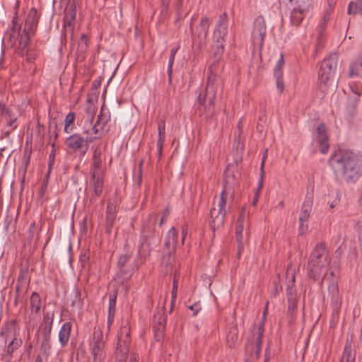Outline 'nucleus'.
I'll use <instances>...</instances> for the list:
<instances>
[{"label": "nucleus", "instance_id": "51", "mask_svg": "<svg viewBox=\"0 0 362 362\" xmlns=\"http://www.w3.org/2000/svg\"><path fill=\"white\" fill-rule=\"evenodd\" d=\"M177 291V281H175V279H174L173 286V290H172L171 308L170 310V313L172 312V310L173 309V304L176 299Z\"/></svg>", "mask_w": 362, "mask_h": 362}, {"label": "nucleus", "instance_id": "15", "mask_svg": "<svg viewBox=\"0 0 362 362\" xmlns=\"http://www.w3.org/2000/svg\"><path fill=\"white\" fill-rule=\"evenodd\" d=\"M44 327L42 331V341L41 344V349L43 352H47L51 349L50 339L53 317H49L48 315H45L44 317Z\"/></svg>", "mask_w": 362, "mask_h": 362}, {"label": "nucleus", "instance_id": "27", "mask_svg": "<svg viewBox=\"0 0 362 362\" xmlns=\"http://www.w3.org/2000/svg\"><path fill=\"white\" fill-rule=\"evenodd\" d=\"M19 7V1H16L15 5V14L12 19V26L11 28V30L12 32L11 34L9 35V39L11 40L16 37H18L20 35L21 25L18 23V13L17 11Z\"/></svg>", "mask_w": 362, "mask_h": 362}, {"label": "nucleus", "instance_id": "46", "mask_svg": "<svg viewBox=\"0 0 362 362\" xmlns=\"http://www.w3.org/2000/svg\"><path fill=\"white\" fill-rule=\"evenodd\" d=\"M90 343H105L103 339V333L100 327H95L93 334V338Z\"/></svg>", "mask_w": 362, "mask_h": 362}, {"label": "nucleus", "instance_id": "61", "mask_svg": "<svg viewBox=\"0 0 362 362\" xmlns=\"http://www.w3.org/2000/svg\"><path fill=\"white\" fill-rule=\"evenodd\" d=\"M189 309L193 311V315L196 316L199 311L202 309L201 305L199 303H194L193 305H190Z\"/></svg>", "mask_w": 362, "mask_h": 362}, {"label": "nucleus", "instance_id": "38", "mask_svg": "<svg viewBox=\"0 0 362 362\" xmlns=\"http://www.w3.org/2000/svg\"><path fill=\"white\" fill-rule=\"evenodd\" d=\"M165 247L167 250L166 254L163 257V262L167 259V264L170 263V260L172 259V255L175 252L176 245L172 244L171 242L166 240H165Z\"/></svg>", "mask_w": 362, "mask_h": 362}, {"label": "nucleus", "instance_id": "53", "mask_svg": "<svg viewBox=\"0 0 362 362\" xmlns=\"http://www.w3.org/2000/svg\"><path fill=\"white\" fill-rule=\"evenodd\" d=\"M243 230V224L236 222L235 234H236L237 240L238 242H240L243 238V235H242Z\"/></svg>", "mask_w": 362, "mask_h": 362}, {"label": "nucleus", "instance_id": "31", "mask_svg": "<svg viewBox=\"0 0 362 362\" xmlns=\"http://www.w3.org/2000/svg\"><path fill=\"white\" fill-rule=\"evenodd\" d=\"M30 279L28 270L21 269L17 278L16 288L28 289Z\"/></svg>", "mask_w": 362, "mask_h": 362}, {"label": "nucleus", "instance_id": "62", "mask_svg": "<svg viewBox=\"0 0 362 362\" xmlns=\"http://www.w3.org/2000/svg\"><path fill=\"white\" fill-rule=\"evenodd\" d=\"M224 175H225L226 182H229V179H230V176L232 177V178H234L233 174L230 175V165H229L227 166L226 169L225 170Z\"/></svg>", "mask_w": 362, "mask_h": 362}, {"label": "nucleus", "instance_id": "2", "mask_svg": "<svg viewBox=\"0 0 362 362\" xmlns=\"http://www.w3.org/2000/svg\"><path fill=\"white\" fill-rule=\"evenodd\" d=\"M213 58V62L209 67V74L205 89L201 92L197 98V102L200 105H204V117L206 122H211L215 113V100L216 92L219 86L216 74L218 71L219 63Z\"/></svg>", "mask_w": 362, "mask_h": 362}, {"label": "nucleus", "instance_id": "8", "mask_svg": "<svg viewBox=\"0 0 362 362\" xmlns=\"http://www.w3.org/2000/svg\"><path fill=\"white\" fill-rule=\"evenodd\" d=\"M228 29V14L224 12L218 17L216 28L213 33V43L225 45Z\"/></svg>", "mask_w": 362, "mask_h": 362}, {"label": "nucleus", "instance_id": "18", "mask_svg": "<svg viewBox=\"0 0 362 362\" xmlns=\"http://www.w3.org/2000/svg\"><path fill=\"white\" fill-rule=\"evenodd\" d=\"M360 96L361 92L358 90L351 88V93L349 94L345 106V111L348 116L353 117L356 114Z\"/></svg>", "mask_w": 362, "mask_h": 362}, {"label": "nucleus", "instance_id": "12", "mask_svg": "<svg viewBox=\"0 0 362 362\" xmlns=\"http://www.w3.org/2000/svg\"><path fill=\"white\" fill-rule=\"evenodd\" d=\"M211 22L208 17H202L198 26L196 28L195 33H193L192 24L190 23L189 28L192 32V42L194 44L198 43L199 45L204 43L208 35Z\"/></svg>", "mask_w": 362, "mask_h": 362}, {"label": "nucleus", "instance_id": "40", "mask_svg": "<svg viewBox=\"0 0 362 362\" xmlns=\"http://www.w3.org/2000/svg\"><path fill=\"white\" fill-rule=\"evenodd\" d=\"M177 49L173 48L170 51V55L169 57V62L168 65V83L170 85L172 83V76H173V66L175 61V57L177 53Z\"/></svg>", "mask_w": 362, "mask_h": 362}, {"label": "nucleus", "instance_id": "9", "mask_svg": "<svg viewBox=\"0 0 362 362\" xmlns=\"http://www.w3.org/2000/svg\"><path fill=\"white\" fill-rule=\"evenodd\" d=\"M313 203V195L308 193L303 204L299 216V234L304 235L308 230V221L310 218Z\"/></svg>", "mask_w": 362, "mask_h": 362}, {"label": "nucleus", "instance_id": "13", "mask_svg": "<svg viewBox=\"0 0 362 362\" xmlns=\"http://www.w3.org/2000/svg\"><path fill=\"white\" fill-rule=\"evenodd\" d=\"M166 320L167 317L165 313L164 308L157 310L153 315V329L156 341H160L163 337L165 330Z\"/></svg>", "mask_w": 362, "mask_h": 362}, {"label": "nucleus", "instance_id": "7", "mask_svg": "<svg viewBox=\"0 0 362 362\" xmlns=\"http://www.w3.org/2000/svg\"><path fill=\"white\" fill-rule=\"evenodd\" d=\"M226 202L227 194L226 193V189H223L220 194L219 201L217 205L218 209L214 206L210 210V215L211 218L210 222V227L214 231L223 226L225 216L226 214Z\"/></svg>", "mask_w": 362, "mask_h": 362}, {"label": "nucleus", "instance_id": "42", "mask_svg": "<svg viewBox=\"0 0 362 362\" xmlns=\"http://www.w3.org/2000/svg\"><path fill=\"white\" fill-rule=\"evenodd\" d=\"M75 23H64L62 29V37L66 40L69 35L71 39L73 38L74 32Z\"/></svg>", "mask_w": 362, "mask_h": 362}, {"label": "nucleus", "instance_id": "55", "mask_svg": "<svg viewBox=\"0 0 362 362\" xmlns=\"http://www.w3.org/2000/svg\"><path fill=\"white\" fill-rule=\"evenodd\" d=\"M16 122H17V117H12V119H6V127H11V131L15 130L18 127Z\"/></svg>", "mask_w": 362, "mask_h": 362}, {"label": "nucleus", "instance_id": "5", "mask_svg": "<svg viewBox=\"0 0 362 362\" xmlns=\"http://www.w3.org/2000/svg\"><path fill=\"white\" fill-rule=\"evenodd\" d=\"M329 254L324 243H317L310 255L308 261V277L315 281L327 269L329 265Z\"/></svg>", "mask_w": 362, "mask_h": 362}, {"label": "nucleus", "instance_id": "32", "mask_svg": "<svg viewBox=\"0 0 362 362\" xmlns=\"http://www.w3.org/2000/svg\"><path fill=\"white\" fill-rule=\"evenodd\" d=\"M41 298L37 292H33L30 298V308L32 313L38 314L41 308Z\"/></svg>", "mask_w": 362, "mask_h": 362}, {"label": "nucleus", "instance_id": "28", "mask_svg": "<svg viewBox=\"0 0 362 362\" xmlns=\"http://www.w3.org/2000/svg\"><path fill=\"white\" fill-rule=\"evenodd\" d=\"M358 76L362 78V53L359 57L350 65L349 77Z\"/></svg>", "mask_w": 362, "mask_h": 362}, {"label": "nucleus", "instance_id": "33", "mask_svg": "<svg viewBox=\"0 0 362 362\" xmlns=\"http://www.w3.org/2000/svg\"><path fill=\"white\" fill-rule=\"evenodd\" d=\"M158 139L157 141L158 156L160 157L162 154L163 146L165 141V122L160 121L158 124Z\"/></svg>", "mask_w": 362, "mask_h": 362}, {"label": "nucleus", "instance_id": "63", "mask_svg": "<svg viewBox=\"0 0 362 362\" xmlns=\"http://www.w3.org/2000/svg\"><path fill=\"white\" fill-rule=\"evenodd\" d=\"M187 232H188V226L184 225L182 227V244H184V241L187 235Z\"/></svg>", "mask_w": 362, "mask_h": 362}, {"label": "nucleus", "instance_id": "45", "mask_svg": "<svg viewBox=\"0 0 362 362\" xmlns=\"http://www.w3.org/2000/svg\"><path fill=\"white\" fill-rule=\"evenodd\" d=\"M213 47L214 49L213 58H215L216 60L221 61L222 59V55L224 52V45L222 44H214Z\"/></svg>", "mask_w": 362, "mask_h": 362}, {"label": "nucleus", "instance_id": "56", "mask_svg": "<svg viewBox=\"0 0 362 362\" xmlns=\"http://www.w3.org/2000/svg\"><path fill=\"white\" fill-rule=\"evenodd\" d=\"M95 113L94 110H91V108H88L86 111V120L90 122V124H92V122L94 119Z\"/></svg>", "mask_w": 362, "mask_h": 362}, {"label": "nucleus", "instance_id": "14", "mask_svg": "<svg viewBox=\"0 0 362 362\" xmlns=\"http://www.w3.org/2000/svg\"><path fill=\"white\" fill-rule=\"evenodd\" d=\"M298 2V4L297 7H295L292 10L290 16L291 24L297 27L303 21L307 12L308 11L310 7L309 0H308L307 1L304 0H299Z\"/></svg>", "mask_w": 362, "mask_h": 362}, {"label": "nucleus", "instance_id": "36", "mask_svg": "<svg viewBox=\"0 0 362 362\" xmlns=\"http://www.w3.org/2000/svg\"><path fill=\"white\" fill-rule=\"evenodd\" d=\"M76 115L73 112H69L64 120V132L70 133L74 130V123L75 121Z\"/></svg>", "mask_w": 362, "mask_h": 362}, {"label": "nucleus", "instance_id": "4", "mask_svg": "<svg viewBox=\"0 0 362 362\" xmlns=\"http://www.w3.org/2000/svg\"><path fill=\"white\" fill-rule=\"evenodd\" d=\"M157 221V214H151L148 219L144 221L139 238L138 256L146 258L149 256L151 251L159 243L158 235H156L155 228Z\"/></svg>", "mask_w": 362, "mask_h": 362}, {"label": "nucleus", "instance_id": "23", "mask_svg": "<svg viewBox=\"0 0 362 362\" xmlns=\"http://www.w3.org/2000/svg\"><path fill=\"white\" fill-rule=\"evenodd\" d=\"M102 162L103 159L101 150L97 148L93 151L92 163L90 170V175H92V173L93 172L95 173V175H100Z\"/></svg>", "mask_w": 362, "mask_h": 362}, {"label": "nucleus", "instance_id": "19", "mask_svg": "<svg viewBox=\"0 0 362 362\" xmlns=\"http://www.w3.org/2000/svg\"><path fill=\"white\" fill-rule=\"evenodd\" d=\"M131 255L128 254L122 255L117 261L118 272L117 276L118 278H122L124 280L129 279L132 275V270L127 266L129 261Z\"/></svg>", "mask_w": 362, "mask_h": 362}, {"label": "nucleus", "instance_id": "11", "mask_svg": "<svg viewBox=\"0 0 362 362\" xmlns=\"http://www.w3.org/2000/svg\"><path fill=\"white\" fill-rule=\"evenodd\" d=\"M40 18V15L35 8H31L25 20L23 33L25 35V45L30 42V36L34 35Z\"/></svg>", "mask_w": 362, "mask_h": 362}, {"label": "nucleus", "instance_id": "25", "mask_svg": "<svg viewBox=\"0 0 362 362\" xmlns=\"http://www.w3.org/2000/svg\"><path fill=\"white\" fill-rule=\"evenodd\" d=\"M72 325L70 322H66L62 326L59 333V341L62 347H64L69 339Z\"/></svg>", "mask_w": 362, "mask_h": 362}, {"label": "nucleus", "instance_id": "39", "mask_svg": "<svg viewBox=\"0 0 362 362\" xmlns=\"http://www.w3.org/2000/svg\"><path fill=\"white\" fill-rule=\"evenodd\" d=\"M0 115L5 120L16 117L11 108H10L8 106H6L2 102H0Z\"/></svg>", "mask_w": 362, "mask_h": 362}, {"label": "nucleus", "instance_id": "6", "mask_svg": "<svg viewBox=\"0 0 362 362\" xmlns=\"http://www.w3.org/2000/svg\"><path fill=\"white\" fill-rule=\"evenodd\" d=\"M83 134L86 135V137L76 133L67 137L64 142L67 148L74 152L78 151L81 156H84L86 153L89 148V144L97 138L89 136L88 129H85Z\"/></svg>", "mask_w": 362, "mask_h": 362}, {"label": "nucleus", "instance_id": "54", "mask_svg": "<svg viewBox=\"0 0 362 362\" xmlns=\"http://www.w3.org/2000/svg\"><path fill=\"white\" fill-rule=\"evenodd\" d=\"M89 261V256L87 254H82L79 257V262L82 268L86 269Z\"/></svg>", "mask_w": 362, "mask_h": 362}, {"label": "nucleus", "instance_id": "47", "mask_svg": "<svg viewBox=\"0 0 362 362\" xmlns=\"http://www.w3.org/2000/svg\"><path fill=\"white\" fill-rule=\"evenodd\" d=\"M88 37L86 34L81 36L80 40L78 44V51L84 53L88 49Z\"/></svg>", "mask_w": 362, "mask_h": 362}, {"label": "nucleus", "instance_id": "20", "mask_svg": "<svg viewBox=\"0 0 362 362\" xmlns=\"http://www.w3.org/2000/svg\"><path fill=\"white\" fill-rule=\"evenodd\" d=\"M295 276L293 274H291V284L288 285L287 288V300H288V315L290 316L291 320L294 319L296 309L297 307L296 296L292 293V288L294 286Z\"/></svg>", "mask_w": 362, "mask_h": 362}, {"label": "nucleus", "instance_id": "35", "mask_svg": "<svg viewBox=\"0 0 362 362\" xmlns=\"http://www.w3.org/2000/svg\"><path fill=\"white\" fill-rule=\"evenodd\" d=\"M348 14L356 15L362 13V0H356V1H351L348 6Z\"/></svg>", "mask_w": 362, "mask_h": 362}, {"label": "nucleus", "instance_id": "34", "mask_svg": "<svg viewBox=\"0 0 362 362\" xmlns=\"http://www.w3.org/2000/svg\"><path fill=\"white\" fill-rule=\"evenodd\" d=\"M265 159H266V156H263V158H262V163H261V172H260V175H259V183H258V187L255 192V197H254V199H253V201H252V205L253 206H255L257 201H258V198H259V193L262 189V187H263V181H264V162H265Z\"/></svg>", "mask_w": 362, "mask_h": 362}, {"label": "nucleus", "instance_id": "59", "mask_svg": "<svg viewBox=\"0 0 362 362\" xmlns=\"http://www.w3.org/2000/svg\"><path fill=\"white\" fill-rule=\"evenodd\" d=\"M169 214H170V211H169L168 207L165 208V209L163 211L162 217L159 221L160 226H163V223L165 221V219L169 216Z\"/></svg>", "mask_w": 362, "mask_h": 362}, {"label": "nucleus", "instance_id": "52", "mask_svg": "<svg viewBox=\"0 0 362 362\" xmlns=\"http://www.w3.org/2000/svg\"><path fill=\"white\" fill-rule=\"evenodd\" d=\"M115 215L112 212H107L106 214V226L107 228H110L113 226Z\"/></svg>", "mask_w": 362, "mask_h": 362}, {"label": "nucleus", "instance_id": "24", "mask_svg": "<svg viewBox=\"0 0 362 362\" xmlns=\"http://www.w3.org/2000/svg\"><path fill=\"white\" fill-rule=\"evenodd\" d=\"M105 343H90V351L93 358V362H102L105 357Z\"/></svg>", "mask_w": 362, "mask_h": 362}, {"label": "nucleus", "instance_id": "43", "mask_svg": "<svg viewBox=\"0 0 362 362\" xmlns=\"http://www.w3.org/2000/svg\"><path fill=\"white\" fill-rule=\"evenodd\" d=\"M117 296V291L109 294V303H108V315L115 314L116 299Z\"/></svg>", "mask_w": 362, "mask_h": 362}, {"label": "nucleus", "instance_id": "57", "mask_svg": "<svg viewBox=\"0 0 362 362\" xmlns=\"http://www.w3.org/2000/svg\"><path fill=\"white\" fill-rule=\"evenodd\" d=\"M49 356V351L43 352V354L37 355L35 362H44L47 361Z\"/></svg>", "mask_w": 362, "mask_h": 362}, {"label": "nucleus", "instance_id": "30", "mask_svg": "<svg viewBox=\"0 0 362 362\" xmlns=\"http://www.w3.org/2000/svg\"><path fill=\"white\" fill-rule=\"evenodd\" d=\"M22 344V339L15 337L9 341L8 345L6 346L4 351L6 353L7 356L11 358L14 351L20 348Z\"/></svg>", "mask_w": 362, "mask_h": 362}, {"label": "nucleus", "instance_id": "16", "mask_svg": "<svg viewBox=\"0 0 362 362\" xmlns=\"http://www.w3.org/2000/svg\"><path fill=\"white\" fill-rule=\"evenodd\" d=\"M316 140L318 144L320 151L322 154H326L329 151V144L325 124L324 123L320 124L316 129Z\"/></svg>", "mask_w": 362, "mask_h": 362}, {"label": "nucleus", "instance_id": "17", "mask_svg": "<svg viewBox=\"0 0 362 362\" xmlns=\"http://www.w3.org/2000/svg\"><path fill=\"white\" fill-rule=\"evenodd\" d=\"M130 343V328L127 326L121 327L118 334V341L117 344V350L120 351L123 357L128 351V346Z\"/></svg>", "mask_w": 362, "mask_h": 362}, {"label": "nucleus", "instance_id": "49", "mask_svg": "<svg viewBox=\"0 0 362 362\" xmlns=\"http://www.w3.org/2000/svg\"><path fill=\"white\" fill-rule=\"evenodd\" d=\"M52 151H51V153H50V154L49 156L48 170H47V177L49 176V174H50V172L52 170V166H53V165L54 163V160H55V152H54V141L52 143Z\"/></svg>", "mask_w": 362, "mask_h": 362}, {"label": "nucleus", "instance_id": "50", "mask_svg": "<svg viewBox=\"0 0 362 362\" xmlns=\"http://www.w3.org/2000/svg\"><path fill=\"white\" fill-rule=\"evenodd\" d=\"M327 23H325V21H321L319 26L317 27V31H318V40H321L324 37V32L327 28Z\"/></svg>", "mask_w": 362, "mask_h": 362}, {"label": "nucleus", "instance_id": "37", "mask_svg": "<svg viewBox=\"0 0 362 362\" xmlns=\"http://www.w3.org/2000/svg\"><path fill=\"white\" fill-rule=\"evenodd\" d=\"M28 289H25V288H16V289H15L16 295H15L14 301H13V304L15 306H17L18 305V303H22V304L24 303L25 295L28 292Z\"/></svg>", "mask_w": 362, "mask_h": 362}, {"label": "nucleus", "instance_id": "3", "mask_svg": "<svg viewBox=\"0 0 362 362\" xmlns=\"http://www.w3.org/2000/svg\"><path fill=\"white\" fill-rule=\"evenodd\" d=\"M337 65L338 56L336 53L330 54L321 62L317 87L322 93V96H325L330 89L337 86L338 83L336 73Z\"/></svg>", "mask_w": 362, "mask_h": 362}, {"label": "nucleus", "instance_id": "26", "mask_svg": "<svg viewBox=\"0 0 362 362\" xmlns=\"http://www.w3.org/2000/svg\"><path fill=\"white\" fill-rule=\"evenodd\" d=\"M76 16V3L75 0L69 1L68 6L64 10V23H74Z\"/></svg>", "mask_w": 362, "mask_h": 362}, {"label": "nucleus", "instance_id": "58", "mask_svg": "<svg viewBox=\"0 0 362 362\" xmlns=\"http://www.w3.org/2000/svg\"><path fill=\"white\" fill-rule=\"evenodd\" d=\"M48 179H49V177L46 176L45 180H43L42 185V186L40 187V197H43V195L45 194V192L47 190Z\"/></svg>", "mask_w": 362, "mask_h": 362}, {"label": "nucleus", "instance_id": "29", "mask_svg": "<svg viewBox=\"0 0 362 362\" xmlns=\"http://www.w3.org/2000/svg\"><path fill=\"white\" fill-rule=\"evenodd\" d=\"M90 183L93 187L94 194L95 196L99 197L101 195L103 187V180L100 175H95V173H92L90 175Z\"/></svg>", "mask_w": 362, "mask_h": 362}, {"label": "nucleus", "instance_id": "60", "mask_svg": "<svg viewBox=\"0 0 362 362\" xmlns=\"http://www.w3.org/2000/svg\"><path fill=\"white\" fill-rule=\"evenodd\" d=\"M329 8L327 9L324 13L322 21H325V23H328L330 18V14L332 11V8L331 7V4L329 3Z\"/></svg>", "mask_w": 362, "mask_h": 362}, {"label": "nucleus", "instance_id": "22", "mask_svg": "<svg viewBox=\"0 0 362 362\" xmlns=\"http://www.w3.org/2000/svg\"><path fill=\"white\" fill-rule=\"evenodd\" d=\"M238 329L236 323H230L228 327L226 342L229 348L235 347L238 341Z\"/></svg>", "mask_w": 362, "mask_h": 362}, {"label": "nucleus", "instance_id": "21", "mask_svg": "<svg viewBox=\"0 0 362 362\" xmlns=\"http://www.w3.org/2000/svg\"><path fill=\"white\" fill-rule=\"evenodd\" d=\"M284 64V54L281 53L280 55V58L278 60L274 70V76L276 78V84L277 88L279 89L280 93H282L284 88V83L283 81V75H282V68Z\"/></svg>", "mask_w": 362, "mask_h": 362}, {"label": "nucleus", "instance_id": "41", "mask_svg": "<svg viewBox=\"0 0 362 362\" xmlns=\"http://www.w3.org/2000/svg\"><path fill=\"white\" fill-rule=\"evenodd\" d=\"M41 230V227L38 228L37 226H36V223L35 222H33L30 225V227H29V230H28V239L29 241H31L35 235H36V240L35 241L37 242L40 239V232Z\"/></svg>", "mask_w": 362, "mask_h": 362}, {"label": "nucleus", "instance_id": "1", "mask_svg": "<svg viewBox=\"0 0 362 362\" xmlns=\"http://www.w3.org/2000/svg\"><path fill=\"white\" fill-rule=\"evenodd\" d=\"M329 165L336 175H340L347 183H354L362 174V155L353 151H339L334 153Z\"/></svg>", "mask_w": 362, "mask_h": 362}, {"label": "nucleus", "instance_id": "64", "mask_svg": "<svg viewBox=\"0 0 362 362\" xmlns=\"http://www.w3.org/2000/svg\"><path fill=\"white\" fill-rule=\"evenodd\" d=\"M245 218V209H244V208H243L239 216H238V220L236 222L243 224Z\"/></svg>", "mask_w": 362, "mask_h": 362}, {"label": "nucleus", "instance_id": "10", "mask_svg": "<svg viewBox=\"0 0 362 362\" xmlns=\"http://www.w3.org/2000/svg\"><path fill=\"white\" fill-rule=\"evenodd\" d=\"M266 34V23L264 18L259 16L254 21L252 33V42L254 46L262 49Z\"/></svg>", "mask_w": 362, "mask_h": 362}, {"label": "nucleus", "instance_id": "44", "mask_svg": "<svg viewBox=\"0 0 362 362\" xmlns=\"http://www.w3.org/2000/svg\"><path fill=\"white\" fill-rule=\"evenodd\" d=\"M264 332V321H262L259 324V326L257 327V337L255 339V347L262 348Z\"/></svg>", "mask_w": 362, "mask_h": 362}, {"label": "nucleus", "instance_id": "48", "mask_svg": "<svg viewBox=\"0 0 362 362\" xmlns=\"http://www.w3.org/2000/svg\"><path fill=\"white\" fill-rule=\"evenodd\" d=\"M165 239L169 240L170 242H171L172 244H174L175 245H177V231L176 230V229L174 227L171 228L168 230Z\"/></svg>", "mask_w": 362, "mask_h": 362}]
</instances>
